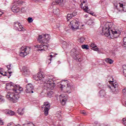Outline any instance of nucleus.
Wrapping results in <instances>:
<instances>
[{"label": "nucleus", "instance_id": "nucleus-4", "mask_svg": "<svg viewBox=\"0 0 126 126\" xmlns=\"http://www.w3.org/2000/svg\"><path fill=\"white\" fill-rule=\"evenodd\" d=\"M41 39H42V36L39 35L37 38V41L38 42H39L41 45H35V48L38 49L37 51H46V50H48L49 47L48 42H47V41L45 42L44 40H41Z\"/></svg>", "mask_w": 126, "mask_h": 126}, {"label": "nucleus", "instance_id": "nucleus-45", "mask_svg": "<svg viewBox=\"0 0 126 126\" xmlns=\"http://www.w3.org/2000/svg\"><path fill=\"white\" fill-rule=\"evenodd\" d=\"M123 69H126V65H123L122 66Z\"/></svg>", "mask_w": 126, "mask_h": 126}, {"label": "nucleus", "instance_id": "nucleus-16", "mask_svg": "<svg viewBox=\"0 0 126 126\" xmlns=\"http://www.w3.org/2000/svg\"><path fill=\"white\" fill-rule=\"evenodd\" d=\"M55 2L57 4H59V5L63 7L65 3V0H55Z\"/></svg>", "mask_w": 126, "mask_h": 126}, {"label": "nucleus", "instance_id": "nucleus-6", "mask_svg": "<svg viewBox=\"0 0 126 126\" xmlns=\"http://www.w3.org/2000/svg\"><path fill=\"white\" fill-rule=\"evenodd\" d=\"M80 23H78L76 20H73L70 22L69 26L73 31L77 30V29H81V25Z\"/></svg>", "mask_w": 126, "mask_h": 126}, {"label": "nucleus", "instance_id": "nucleus-20", "mask_svg": "<svg viewBox=\"0 0 126 126\" xmlns=\"http://www.w3.org/2000/svg\"><path fill=\"white\" fill-rule=\"evenodd\" d=\"M23 74L25 75V76H27L28 75H29V74H30V71H29V69H24Z\"/></svg>", "mask_w": 126, "mask_h": 126}, {"label": "nucleus", "instance_id": "nucleus-52", "mask_svg": "<svg viewBox=\"0 0 126 126\" xmlns=\"http://www.w3.org/2000/svg\"><path fill=\"white\" fill-rule=\"evenodd\" d=\"M125 106L126 107V102H125Z\"/></svg>", "mask_w": 126, "mask_h": 126}, {"label": "nucleus", "instance_id": "nucleus-26", "mask_svg": "<svg viewBox=\"0 0 126 126\" xmlns=\"http://www.w3.org/2000/svg\"><path fill=\"white\" fill-rule=\"evenodd\" d=\"M23 126H34V124H33L32 123H29L27 124H23Z\"/></svg>", "mask_w": 126, "mask_h": 126}, {"label": "nucleus", "instance_id": "nucleus-14", "mask_svg": "<svg viewBox=\"0 0 126 126\" xmlns=\"http://www.w3.org/2000/svg\"><path fill=\"white\" fill-rule=\"evenodd\" d=\"M80 7L82 9H84V10H85L86 12H88V9H89V8H88V6H87V4H85V1H83L82 3L80 4Z\"/></svg>", "mask_w": 126, "mask_h": 126}, {"label": "nucleus", "instance_id": "nucleus-30", "mask_svg": "<svg viewBox=\"0 0 126 126\" xmlns=\"http://www.w3.org/2000/svg\"><path fill=\"white\" fill-rule=\"evenodd\" d=\"M28 21L29 23H32V22H33V18H32L31 17H29L28 18Z\"/></svg>", "mask_w": 126, "mask_h": 126}, {"label": "nucleus", "instance_id": "nucleus-41", "mask_svg": "<svg viewBox=\"0 0 126 126\" xmlns=\"http://www.w3.org/2000/svg\"><path fill=\"white\" fill-rule=\"evenodd\" d=\"M0 125L3 126V122L1 120V119L0 118Z\"/></svg>", "mask_w": 126, "mask_h": 126}, {"label": "nucleus", "instance_id": "nucleus-27", "mask_svg": "<svg viewBox=\"0 0 126 126\" xmlns=\"http://www.w3.org/2000/svg\"><path fill=\"white\" fill-rule=\"evenodd\" d=\"M60 12V10L59 9H55L53 10V13L54 14H58Z\"/></svg>", "mask_w": 126, "mask_h": 126}, {"label": "nucleus", "instance_id": "nucleus-5", "mask_svg": "<svg viewBox=\"0 0 126 126\" xmlns=\"http://www.w3.org/2000/svg\"><path fill=\"white\" fill-rule=\"evenodd\" d=\"M112 79V81H108V82L110 83V85L107 86V87L111 90L112 92L114 94H117L119 93V84L117 83L114 82V78L111 77Z\"/></svg>", "mask_w": 126, "mask_h": 126}, {"label": "nucleus", "instance_id": "nucleus-10", "mask_svg": "<svg viewBox=\"0 0 126 126\" xmlns=\"http://www.w3.org/2000/svg\"><path fill=\"white\" fill-rule=\"evenodd\" d=\"M14 28L15 30H17L18 31H24V30H25L22 25H21V24L19 23L18 22L14 23Z\"/></svg>", "mask_w": 126, "mask_h": 126}, {"label": "nucleus", "instance_id": "nucleus-31", "mask_svg": "<svg viewBox=\"0 0 126 126\" xmlns=\"http://www.w3.org/2000/svg\"><path fill=\"white\" fill-rule=\"evenodd\" d=\"M52 95H53V92L50 91L48 92L47 93L48 97H51V96H52Z\"/></svg>", "mask_w": 126, "mask_h": 126}, {"label": "nucleus", "instance_id": "nucleus-11", "mask_svg": "<svg viewBox=\"0 0 126 126\" xmlns=\"http://www.w3.org/2000/svg\"><path fill=\"white\" fill-rule=\"evenodd\" d=\"M60 98L62 105H63V106L65 105V103H66V101H67V95L62 94L60 95Z\"/></svg>", "mask_w": 126, "mask_h": 126}, {"label": "nucleus", "instance_id": "nucleus-18", "mask_svg": "<svg viewBox=\"0 0 126 126\" xmlns=\"http://www.w3.org/2000/svg\"><path fill=\"white\" fill-rule=\"evenodd\" d=\"M74 59L77 61V62H80V57H79V54L78 52L75 51L74 53Z\"/></svg>", "mask_w": 126, "mask_h": 126}, {"label": "nucleus", "instance_id": "nucleus-32", "mask_svg": "<svg viewBox=\"0 0 126 126\" xmlns=\"http://www.w3.org/2000/svg\"><path fill=\"white\" fill-rule=\"evenodd\" d=\"M7 114H9V115H10V116H13V115H14V112L10 110L7 112Z\"/></svg>", "mask_w": 126, "mask_h": 126}, {"label": "nucleus", "instance_id": "nucleus-13", "mask_svg": "<svg viewBox=\"0 0 126 126\" xmlns=\"http://www.w3.org/2000/svg\"><path fill=\"white\" fill-rule=\"evenodd\" d=\"M42 36V38H41V40L43 41L44 42H47L48 43V41L51 39V36H50V34H44L43 36Z\"/></svg>", "mask_w": 126, "mask_h": 126}, {"label": "nucleus", "instance_id": "nucleus-19", "mask_svg": "<svg viewBox=\"0 0 126 126\" xmlns=\"http://www.w3.org/2000/svg\"><path fill=\"white\" fill-rule=\"evenodd\" d=\"M91 48H93V50L94 51H95V52H98L99 51V48L95 45V43H91L90 45Z\"/></svg>", "mask_w": 126, "mask_h": 126}, {"label": "nucleus", "instance_id": "nucleus-9", "mask_svg": "<svg viewBox=\"0 0 126 126\" xmlns=\"http://www.w3.org/2000/svg\"><path fill=\"white\" fill-rule=\"evenodd\" d=\"M65 85L61 84L60 86L61 89L62 90H64L67 93H71V86H70V84H66V88H65Z\"/></svg>", "mask_w": 126, "mask_h": 126}, {"label": "nucleus", "instance_id": "nucleus-24", "mask_svg": "<svg viewBox=\"0 0 126 126\" xmlns=\"http://www.w3.org/2000/svg\"><path fill=\"white\" fill-rule=\"evenodd\" d=\"M17 113L18 114H19V115H20V116H22V115H23V114H24V111H23V109H19L17 111Z\"/></svg>", "mask_w": 126, "mask_h": 126}, {"label": "nucleus", "instance_id": "nucleus-22", "mask_svg": "<svg viewBox=\"0 0 126 126\" xmlns=\"http://www.w3.org/2000/svg\"><path fill=\"white\" fill-rule=\"evenodd\" d=\"M105 62L107 63H110V64H112V63H114V61L113 60H112V59H111L110 58L106 59Z\"/></svg>", "mask_w": 126, "mask_h": 126}, {"label": "nucleus", "instance_id": "nucleus-38", "mask_svg": "<svg viewBox=\"0 0 126 126\" xmlns=\"http://www.w3.org/2000/svg\"><path fill=\"white\" fill-rule=\"evenodd\" d=\"M17 3L18 4H22V3H23V1L20 0H19L17 1Z\"/></svg>", "mask_w": 126, "mask_h": 126}, {"label": "nucleus", "instance_id": "nucleus-50", "mask_svg": "<svg viewBox=\"0 0 126 126\" xmlns=\"http://www.w3.org/2000/svg\"><path fill=\"white\" fill-rule=\"evenodd\" d=\"M8 73H9V74H11V73H12V72H11V71L8 72Z\"/></svg>", "mask_w": 126, "mask_h": 126}, {"label": "nucleus", "instance_id": "nucleus-42", "mask_svg": "<svg viewBox=\"0 0 126 126\" xmlns=\"http://www.w3.org/2000/svg\"><path fill=\"white\" fill-rule=\"evenodd\" d=\"M123 94H126V88L123 90Z\"/></svg>", "mask_w": 126, "mask_h": 126}, {"label": "nucleus", "instance_id": "nucleus-8", "mask_svg": "<svg viewBox=\"0 0 126 126\" xmlns=\"http://www.w3.org/2000/svg\"><path fill=\"white\" fill-rule=\"evenodd\" d=\"M44 108L45 116L49 115V111L51 109V104L48 101L45 102L42 106V109Z\"/></svg>", "mask_w": 126, "mask_h": 126}, {"label": "nucleus", "instance_id": "nucleus-33", "mask_svg": "<svg viewBox=\"0 0 126 126\" xmlns=\"http://www.w3.org/2000/svg\"><path fill=\"white\" fill-rule=\"evenodd\" d=\"M123 42H124V44H123L124 47H126V37L123 38Z\"/></svg>", "mask_w": 126, "mask_h": 126}, {"label": "nucleus", "instance_id": "nucleus-48", "mask_svg": "<svg viewBox=\"0 0 126 126\" xmlns=\"http://www.w3.org/2000/svg\"><path fill=\"white\" fill-rule=\"evenodd\" d=\"M3 76H6V72H5V73L3 74Z\"/></svg>", "mask_w": 126, "mask_h": 126}, {"label": "nucleus", "instance_id": "nucleus-7", "mask_svg": "<svg viewBox=\"0 0 126 126\" xmlns=\"http://www.w3.org/2000/svg\"><path fill=\"white\" fill-rule=\"evenodd\" d=\"M30 51V48L23 46L21 48L20 50V57H25L29 54V51Z\"/></svg>", "mask_w": 126, "mask_h": 126}, {"label": "nucleus", "instance_id": "nucleus-40", "mask_svg": "<svg viewBox=\"0 0 126 126\" xmlns=\"http://www.w3.org/2000/svg\"><path fill=\"white\" fill-rule=\"evenodd\" d=\"M124 75L126 77V69H123Z\"/></svg>", "mask_w": 126, "mask_h": 126}, {"label": "nucleus", "instance_id": "nucleus-2", "mask_svg": "<svg viewBox=\"0 0 126 126\" xmlns=\"http://www.w3.org/2000/svg\"><path fill=\"white\" fill-rule=\"evenodd\" d=\"M111 28H112V25L106 23L102 28V32L104 33V34H107L108 36H110L111 39H115L119 37L120 35H121L120 31H116L115 29L111 30Z\"/></svg>", "mask_w": 126, "mask_h": 126}, {"label": "nucleus", "instance_id": "nucleus-17", "mask_svg": "<svg viewBox=\"0 0 126 126\" xmlns=\"http://www.w3.org/2000/svg\"><path fill=\"white\" fill-rule=\"evenodd\" d=\"M11 9L13 11V12H15L16 13H17V12H19L20 10V8H19V7H17L15 5H13Z\"/></svg>", "mask_w": 126, "mask_h": 126}, {"label": "nucleus", "instance_id": "nucleus-25", "mask_svg": "<svg viewBox=\"0 0 126 126\" xmlns=\"http://www.w3.org/2000/svg\"><path fill=\"white\" fill-rule=\"evenodd\" d=\"M73 16L72 14H68L67 15V20L68 21H69V19H71V18H73Z\"/></svg>", "mask_w": 126, "mask_h": 126}, {"label": "nucleus", "instance_id": "nucleus-21", "mask_svg": "<svg viewBox=\"0 0 126 126\" xmlns=\"http://www.w3.org/2000/svg\"><path fill=\"white\" fill-rule=\"evenodd\" d=\"M119 5L120 7H122L123 9V10L125 12H126V3L125 4H124V3H119Z\"/></svg>", "mask_w": 126, "mask_h": 126}, {"label": "nucleus", "instance_id": "nucleus-34", "mask_svg": "<svg viewBox=\"0 0 126 126\" xmlns=\"http://www.w3.org/2000/svg\"><path fill=\"white\" fill-rule=\"evenodd\" d=\"M0 102H4V98H3V97L1 95H0Z\"/></svg>", "mask_w": 126, "mask_h": 126}, {"label": "nucleus", "instance_id": "nucleus-29", "mask_svg": "<svg viewBox=\"0 0 126 126\" xmlns=\"http://www.w3.org/2000/svg\"><path fill=\"white\" fill-rule=\"evenodd\" d=\"M85 40V38L84 37H81L80 39H78L79 42L80 43H83Z\"/></svg>", "mask_w": 126, "mask_h": 126}, {"label": "nucleus", "instance_id": "nucleus-43", "mask_svg": "<svg viewBox=\"0 0 126 126\" xmlns=\"http://www.w3.org/2000/svg\"><path fill=\"white\" fill-rule=\"evenodd\" d=\"M72 15L73 17H74V16H76V14L75 12H73L72 13Z\"/></svg>", "mask_w": 126, "mask_h": 126}, {"label": "nucleus", "instance_id": "nucleus-49", "mask_svg": "<svg viewBox=\"0 0 126 126\" xmlns=\"http://www.w3.org/2000/svg\"><path fill=\"white\" fill-rule=\"evenodd\" d=\"M0 74L1 75H3V73H2L1 72H0ZM1 76L0 75V77H1Z\"/></svg>", "mask_w": 126, "mask_h": 126}, {"label": "nucleus", "instance_id": "nucleus-36", "mask_svg": "<svg viewBox=\"0 0 126 126\" xmlns=\"http://www.w3.org/2000/svg\"><path fill=\"white\" fill-rule=\"evenodd\" d=\"M81 113L82 114V115H84V116H86V115H87V113H86V112H85V111L84 110L81 111Z\"/></svg>", "mask_w": 126, "mask_h": 126}, {"label": "nucleus", "instance_id": "nucleus-46", "mask_svg": "<svg viewBox=\"0 0 126 126\" xmlns=\"http://www.w3.org/2000/svg\"><path fill=\"white\" fill-rule=\"evenodd\" d=\"M3 13H2V12H1V11H0V16H1V15H2Z\"/></svg>", "mask_w": 126, "mask_h": 126}, {"label": "nucleus", "instance_id": "nucleus-55", "mask_svg": "<svg viewBox=\"0 0 126 126\" xmlns=\"http://www.w3.org/2000/svg\"><path fill=\"white\" fill-rule=\"evenodd\" d=\"M24 68H25V67H24Z\"/></svg>", "mask_w": 126, "mask_h": 126}, {"label": "nucleus", "instance_id": "nucleus-53", "mask_svg": "<svg viewBox=\"0 0 126 126\" xmlns=\"http://www.w3.org/2000/svg\"><path fill=\"white\" fill-rule=\"evenodd\" d=\"M81 26L82 27V26H84V25H81Z\"/></svg>", "mask_w": 126, "mask_h": 126}, {"label": "nucleus", "instance_id": "nucleus-1", "mask_svg": "<svg viewBox=\"0 0 126 126\" xmlns=\"http://www.w3.org/2000/svg\"><path fill=\"white\" fill-rule=\"evenodd\" d=\"M33 78L36 81H38V83H40V84H43V83L48 91L49 90H53L55 88V86H56L53 79L50 78V76L45 77L43 72H38L36 75L33 76Z\"/></svg>", "mask_w": 126, "mask_h": 126}, {"label": "nucleus", "instance_id": "nucleus-54", "mask_svg": "<svg viewBox=\"0 0 126 126\" xmlns=\"http://www.w3.org/2000/svg\"><path fill=\"white\" fill-rule=\"evenodd\" d=\"M0 69H2V68H0Z\"/></svg>", "mask_w": 126, "mask_h": 126}, {"label": "nucleus", "instance_id": "nucleus-44", "mask_svg": "<svg viewBox=\"0 0 126 126\" xmlns=\"http://www.w3.org/2000/svg\"><path fill=\"white\" fill-rule=\"evenodd\" d=\"M7 68H8V70H9L11 69V68H10V65H7Z\"/></svg>", "mask_w": 126, "mask_h": 126}, {"label": "nucleus", "instance_id": "nucleus-3", "mask_svg": "<svg viewBox=\"0 0 126 126\" xmlns=\"http://www.w3.org/2000/svg\"><path fill=\"white\" fill-rule=\"evenodd\" d=\"M13 90L14 93H8L6 95V98H7L9 101H10V102L16 103L17 100L19 99V93L21 91H23V89L19 87V85H15Z\"/></svg>", "mask_w": 126, "mask_h": 126}, {"label": "nucleus", "instance_id": "nucleus-37", "mask_svg": "<svg viewBox=\"0 0 126 126\" xmlns=\"http://www.w3.org/2000/svg\"><path fill=\"white\" fill-rule=\"evenodd\" d=\"M21 11L22 12H25L26 11V8H25L24 7L22 8L21 9Z\"/></svg>", "mask_w": 126, "mask_h": 126}, {"label": "nucleus", "instance_id": "nucleus-28", "mask_svg": "<svg viewBox=\"0 0 126 126\" xmlns=\"http://www.w3.org/2000/svg\"><path fill=\"white\" fill-rule=\"evenodd\" d=\"M82 49H85L86 50H89L88 45H82Z\"/></svg>", "mask_w": 126, "mask_h": 126}, {"label": "nucleus", "instance_id": "nucleus-35", "mask_svg": "<svg viewBox=\"0 0 126 126\" xmlns=\"http://www.w3.org/2000/svg\"><path fill=\"white\" fill-rule=\"evenodd\" d=\"M123 124L126 126V117L123 119Z\"/></svg>", "mask_w": 126, "mask_h": 126}, {"label": "nucleus", "instance_id": "nucleus-47", "mask_svg": "<svg viewBox=\"0 0 126 126\" xmlns=\"http://www.w3.org/2000/svg\"><path fill=\"white\" fill-rule=\"evenodd\" d=\"M84 17H85V18H87V17H88V15H85L84 16Z\"/></svg>", "mask_w": 126, "mask_h": 126}, {"label": "nucleus", "instance_id": "nucleus-23", "mask_svg": "<svg viewBox=\"0 0 126 126\" xmlns=\"http://www.w3.org/2000/svg\"><path fill=\"white\" fill-rule=\"evenodd\" d=\"M99 94L101 97H104L105 95H106V92L104 90H100Z\"/></svg>", "mask_w": 126, "mask_h": 126}, {"label": "nucleus", "instance_id": "nucleus-39", "mask_svg": "<svg viewBox=\"0 0 126 126\" xmlns=\"http://www.w3.org/2000/svg\"><path fill=\"white\" fill-rule=\"evenodd\" d=\"M52 58H53V55H52L48 56V60H50V61H52Z\"/></svg>", "mask_w": 126, "mask_h": 126}, {"label": "nucleus", "instance_id": "nucleus-15", "mask_svg": "<svg viewBox=\"0 0 126 126\" xmlns=\"http://www.w3.org/2000/svg\"><path fill=\"white\" fill-rule=\"evenodd\" d=\"M14 87H15V86H14V84H13V83L11 82L6 84V89H8L10 90L12 89V90H13V91Z\"/></svg>", "mask_w": 126, "mask_h": 126}, {"label": "nucleus", "instance_id": "nucleus-51", "mask_svg": "<svg viewBox=\"0 0 126 126\" xmlns=\"http://www.w3.org/2000/svg\"><path fill=\"white\" fill-rule=\"evenodd\" d=\"M36 1H40V0H35Z\"/></svg>", "mask_w": 126, "mask_h": 126}, {"label": "nucleus", "instance_id": "nucleus-12", "mask_svg": "<svg viewBox=\"0 0 126 126\" xmlns=\"http://www.w3.org/2000/svg\"><path fill=\"white\" fill-rule=\"evenodd\" d=\"M33 89H34V86L31 83H29L27 85V89L26 90V92L27 93H33Z\"/></svg>", "mask_w": 126, "mask_h": 126}]
</instances>
